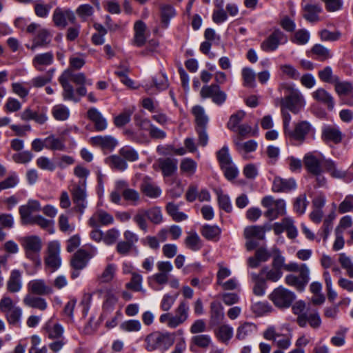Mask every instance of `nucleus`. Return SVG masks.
Returning a JSON list of instances; mask_svg holds the SVG:
<instances>
[{
    "mask_svg": "<svg viewBox=\"0 0 353 353\" xmlns=\"http://www.w3.org/2000/svg\"><path fill=\"white\" fill-rule=\"evenodd\" d=\"M70 81L77 85L92 84L91 79H87L85 75L82 72L74 73L71 69L64 70L59 77V82L61 84L63 92L62 97L64 101H72L74 103L80 101V97L74 94V88Z\"/></svg>",
    "mask_w": 353,
    "mask_h": 353,
    "instance_id": "obj_1",
    "label": "nucleus"
},
{
    "mask_svg": "<svg viewBox=\"0 0 353 353\" xmlns=\"http://www.w3.org/2000/svg\"><path fill=\"white\" fill-rule=\"evenodd\" d=\"M279 90L285 91V97L275 99V105L285 108L294 114L299 113L305 105L304 97L301 92L294 85L289 83H282L279 86Z\"/></svg>",
    "mask_w": 353,
    "mask_h": 353,
    "instance_id": "obj_2",
    "label": "nucleus"
},
{
    "mask_svg": "<svg viewBox=\"0 0 353 353\" xmlns=\"http://www.w3.org/2000/svg\"><path fill=\"white\" fill-rule=\"evenodd\" d=\"M174 333L153 332L145 338L146 349L150 352L157 349L167 350L174 344Z\"/></svg>",
    "mask_w": 353,
    "mask_h": 353,
    "instance_id": "obj_3",
    "label": "nucleus"
},
{
    "mask_svg": "<svg viewBox=\"0 0 353 353\" xmlns=\"http://www.w3.org/2000/svg\"><path fill=\"white\" fill-rule=\"evenodd\" d=\"M269 299L278 308H288L291 306L295 299V294L292 291L279 286L269 295Z\"/></svg>",
    "mask_w": 353,
    "mask_h": 353,
    "instance_id": "obj_4",
    "label": "nucleus"
},
{
    "mask_svg": "<svg viewBox=\"0 0 353 353\" xmlns=\"http://www.w3.org/2000/svg\"><path fill=\"white\" fill-rule=\"evenodd\" d=\"M288 37L279 28H275L261 43V49L265 52L276 50L279 46L287 43Z\"/></svg>",
    "mask_w": 353,
    "mask_h": 353,
    "instance_id": "obj_5",
    "label": "nucleus"
},
{
    "mask_svg": "<svg viewBox=\"0 0 353 353\" xmlns=\"http://www.w3.org/2000/svg\"><path fill=\"white\" fill-rule=\"evenodd\" d=\"M21 245L26 257L35 263H40L39 256L42 247L41 239L37 236H27L23 238Z\"/></svg>",
    "mask_w": 353,
    "mask_h": 353,
    "instance_id": "obj_6",
    "label": "nucleus"
},
{
    "mask_svg": "<svg viewBox=\"0 0 353 353\" xmlns=\"http://www.w3.org/2000/svg\"><path fill=\"white\" fill-rule=\"evenodd\" d=\"M312 130L311 124L306 121H303L296 123L294 128H291L284 135L290 141H295L302 143Z\"/></svg>",
    "mask_w": 353,
    "mask_h": 353,
    "instance_id": "obj_7",
    "label": "nucleus"
},
{
    "mask_svg": "<svg viewBox=\"0 0 353 353\" xmlns=\"http://www.w3.org/2000/svg\"><path fill=\"white\" fill-rule=\"evenodd\" d=\"M68 21L70 23H76L77 19L74 12L70 8H56L52 14V21L54 26L63 29L68 26Z\"/></svg>",
    "mask_w": 353,
    "mask_h": 353,
    "instance_id": "obj_8",
    "label": "nucleus"
},
{
    "mask_svg": "<svg viewBox=\"0 0 353 353\" xmlns=\"http://www.w3.org/2000/svg\"><path fill=\"white\" fill-rule=\"evenodd\" d=\"M96 253V248H92L90 252L85 249L78 250L71 258L70 265L72 268L83 270L87 266L90 259H92Z\"/></svg>",
    "mask_w": 353,
    "mask_h": 353,
    "instance_id": "obj_9",
    "label": "nucleus"
},
{
    "mask_svg": "<svg viewBox=\"0 0 353 353\" xmlns=\"http://www.w3.org/2000/svg\"><path fill=\"white\" fill-rule=\"evenodd\" d=\"M86 188L84 181L81 185L75 186L72 190V198L74 205V209L76 212L83 214L87 207Z\"/></svg>",
    "mask_w": 353,
    "mask_h": 353,
    "instance_id": "obj_10",
    "label": "nucleus"
},
{
    "mask_svg": "<svg viewBox=\"0 0 353 353\" xmlns=\"http://www.w3.org/2000/svg\"><path fill=\"white\" fill-rule=\"evenodd\" d=\"M60 244L58 241H52L48 245V255L45 259L46 265L54 271L58 269L61 263L59 256Z\"/></svg>",
    "mask_w": 353,
    "mask_h": 353,
    "instance_id": "obj_11",
    "label": "nucleus"
},
{
    "mask_svg": "<svg viewBox=\"0 0 353 353\" xmlns=\"http://www.w3.org/2000/svg\"><path fill=\"white\" fill-rule=\"evenodd\" d=\"M323 158L322 154L316 155L314 152H307L303 159V165L309 174L316 173L323 170Z\"/></svg>",
    "mask_w": 353,
    "mask_h": 353,
    "instance_id": "obj_12",
    "label": "nucleus"
},
{
    "mask_svg": "<svg viewBox=\"0 0 353 353\" xmlns=\"http://www.w3.org/2000/svg\"><path fill=\"white\" fill-rule=\"evenodd\" d=\"M28 294L37 296L50 295L53 293L52 288L46 284L43 279H34L27 285Z\"/></svg>",
    "mask_w": 353,
    "mask_h": 353,
    "instance_id": "obj_13",
    "label": "nucleus"
},
{
    "mask_svg": "<svg viewBox=\"0 0 353 353\" xmlns=\"http://www.w3.org/2000/svg\"><path fill=\"white\" fill-rule=\"evenodd\" d=\"M139 188L141 192L149 198H158L161 194V189L148 176L143 177Z\"/></svg>",
    "mask_w": 353,
    "mask_h": 353,
    "instance_id": "obj_14",
    "label": "nucleus"
},
{
    "mask_svg": "<svg viewBox=\"0 0 353 353\" xmlns=\"http://www.w3.org/2000/svg\"><path fill=\"white\" fill-rule=\"evenodd\" d=\"M297 184L294 179H283L280 176L274 177L272 183V190L274 192L288 193L296 190Z\"/></svg>",
    "mask_w": 353,
    "mask_h": 353,
    "instance_id": "obj_15",
    "label": "nucleus"
},
{
    "mask_svg": "<svg viewBox=\"0 0 353 353\" xmlns=\"http://www.w3.org/2000/svg\"><path fill=\"white\" fill-rule=\"evenodd\" d=\"M272 256V250L269 251L265 247H260L255 251L254 256L247 260L248 267L256 268L261 263L267 262Z\"/></svg>",
    "mask_w": 353,
    "mask_h": 353,
    "instance_id": "obj_16",
    "label": "nucleus"
},
{
    "mask_svg": "<svg viewBox=\"0 0 353 353\" xmlns=\"http://www.w3.org/2000/svg\"><path fill=\"white\" fill-rule=\"evenodd\" d=\"M313 99L317 103L325 106L332 111L335 105L334 98L329 92L323 88H319L312 93Z\"/></svg>",
    "mask_w": 353,
    "mask_h": 353,
    "instance_id": "obj_17",
    "label": "nucleus"
},
{
    "mask_svg": "<svg viewBox=\"0 0 353 353\" xmlns=\"http://www.w3.org/2000/svg\"><path fill=\"white\" fill-rule=\"evenodd\" d=\"M114 222L113 216L108 212L99 210L88 220V225L92 228H99L100 225H108Z\"/></svg>",
    "mask_w": 353,
    "mask_h": 353,
    "instance_id": "obj_18",
    "label": "nucleus"
},
{
    "mask_svg": "<svg viewBox=\"0 0 353 353\" xmlns=\"http://www.w3.org/2000/svg\"><path fill=\"white\" fill-rule=\"evenodd\" d=\"M90 143L96 147H100L103 150L112 151L117 145L118 142L112 136H96L90 138Z\"/></svg>",
    "mask_w": 353,
    "mask_h": 353,
    "instance_id": "obj_19",
    "label": "nucleus"
},
{
    "mask_svg": "<svg viewBox=\"0 0 353 353\" xmlns=\"http://www.w3.org/2000/svg\"><path fill=\"white\" fill-rule=\"evenodd\" d=\"M297 323L301 327L308 323L312 328L317 329L321 325V319L317 311L309 314L305 312L298 316Z\"/></svg>",
    "mask_w": 353,
    "mask_h": 353,
    "instance_id": "obj_20",
    "label": "nucleus"
},
{
    "mask_svg": "<svg viewBox=\"0 0 353 353\" xmlns=\"http://www.w3.org/2000/svg\"><path fill=\"white\" fill-rule=\"evenodd\" d=\"M54 62V54L52 52L37 54L32 59V65L40 72L43 71L46 67Z\"/></svg>",
    "mask_w": 353,
    "mask_h": 353,
    "instance_id": "obj_21",
    "label": "nucleus"
},
{
    "mask_svg": "<svg viewBox=\"0 0 353 353\" xmlns=\"http://www.w3.org/2000/svg\"><path fill=\"white\" fill-rule=\"evenodd\" d=\"M21 117L23 121L33 120L39 124H43L48 120L47 109L45 108L41 110L33 111L27 108L21 113Z\"/></svg>",
    "mask_w": 353,
    "mask_h": 353,
    "instance_id": "obj_22",
    "label": "nucleus"
},
{
    "mask_svg": "<svg viewBox=\"0 0 353 353\" xmlns=\"http://www.w3.org/2000/svg\"><path fill=\"white\" fill-rule=\"evenodd\" d=\"M88 118L94 123L97 131H103L107 128L108 123L101 113L95 108H90L87 112Z\"/></svg>",
    "mask_w": 353,
    "mask_h": 353,
    "instance_id": "obj_23",
    "label": "nucleus"
},
{
    "mask_svg": "<svg viewBox=\"0 0 353 353\" xmlns=\"http://www.w3.org/2000/svg\"><path fill=\"white\" fill-rule=\"evenodd\" d=\"M178 161L173 158L159 159L158 161L159 168L162 172L164 177H169L173 175L177 170Z\"/></svg>",
    "mask_w": 353,
    "mask_h": 353,
    "instance_id": "obj_24",
    "label": "nucleus"
},
{
    "mask_svg": "<svg viewBox=\"0 0 353 353\" xmlns=\"http://www.w3.org/2000/svg\"><path fill=\"white\" fill-rule=\"evenodd\" d=\"M303 18L314 23L319 21V14L323 12V8L319 3H307L303 6Z\"/></svg>",
    "mask_w": 353,
    "mask_h": 353,
    "instance_id": "obj_25",
    "label": "nucleus"
},
{
    "mask_svg": "<svg viewBox=\"0 0 353 353\" xmlns=\"http://www.w3.org/2000/svg\"><path fill=\"white\" fill-rule=\"evenodd\" d=\"M21 272L19 270H13L10 272L7 281L6 288L10 293H17L22 288Z\"/></svg>",
    "mask_w": 353,
    "mask_h": 353,
    "instance_id": "obj_26",
    "label": "nucleus"
},
{
    "mask_svg": "<svg viewBox=\"0 0 353 353\" xmlns=\"http://www.w3.org/2000/svg\"><path fill=\"white\" fill-rule=\"evenodd\" d=\"M23 303L26 306L38 309L41 311L46 310L48 307L45 299L41 298L40 296H35L30 294H28L24 296Z\"/></svg>",
    "mask_w": 353,
    "mask_h": 353,
    "instance_id": "obj_27",
    "label": "nucleus"
},
{
    "mask_svg": "<svg viewBox=\"0 0 353 353\" xmlns=\"http://www.w3.org/2000/svg\"><path fill=\"white\" fill-rule=\"evenodd\" d=\"M52 35L48 30L46 28L39 29L37 35L33 39L31 50H34L38 47L48 46L51 41Z\"/></svg>",
    "mask_w": 353,
    "mask_h": 353,
    "instance_id": "obj_28",
    "label": "nucleus"
},
{
    "mask_svg": "<svg viewBox=\"0 0 353 353\" xmlns=\"http://www.w3.org/2000/svg\"><path fill=\"white\" fill-rule=\"evenodd\" d=\"M323 169L329 173L333 178L343 179L346 176L347 172L337 168L336 163L331 159L323 158Z\"/></svg>",
    "mask_w": 353,
    "mask_h": 353,
    "instance_id": "obj_29",
    "label": "nucleus"
},
{
    "mask_svg": "<svg viewBox=\"0 0 353 353\" xmlns=\"http://www.w3.org/2000/svg\"><path fill=\"white\" fill-rule=\"evenodd\" d=\"M285 213V202L283 199H279L275 201V205L271 206L264 213L265 217L269 220L272 221L277 219L279 216L283 215Z\"/></svg>",
    "mask_w": 353,
    "mask_h": 353,
    "instance_id": "obj_30",
    "label": "nucleus"
},
{
    "mask_svg": "<svg viewBox=\"0 0 353 353\" xmlns=\"http://www.w3.org/2000/svg\"><path fill=\"white\" fill-rule=\"evenodd\" d=\"M322 139L325 141H332L339 144L343 139V134L338 128L328 126L323 130Z\"/></svg>",
    "mask_w": 353,
    "mask_h": 353,
    "instance_id": "obj_31",
    "label": "nucleus"
},
{
    "mask_svg": "<svg viewBox=\"0 0 353 353\" xmlns=\"http://www.w3.org/2000/svg\"><path fill=\"white\" fill-rule=\"evenodd\" d=\"M223 318V307L221 304L217 301L212 302L210 303V324L212 325H219Z\"/></svg>",
    "mask_w": 353,
    "mask_h": 353,
    "instance_id": "obj_32",
    "label": "nucleus"
},
{
    "mask_svg": "<svg viewBox=\"0 0 353 353\" xmlns=\"http://www.w3.org/2000/svg\"><path fill=\"white\" fill-rule=\"evenodd\" d=\"M45 334L50 339H62L63 327L59 323H52L48 321L44 327Z\"/></svg>",
    "mask_w": 353,
    "mask_h": 353,
    "instance_id": "obj_33",
    "label": "nucleus"
},
{
    "mask_svg": "<svg viewBox=\"0 0 353 353\" xmlns=\"http://www.w3.org/2000/svg\"><path fill=\"white\" fill-rule=\"evenodd\" d=\"M334 90L341 97L353 94V84L350 81H341L339 77L334 79Z\"/></svg>",
    "mask_w": 353,
    "mask_h": 353,
    "instance_id": "obj_34",
    "label": "nucleus"
},
{
    "mask_svg": "<svg viewBox=\"0 0 353 353\" xmlns=\"http://www.w3.org/2000/svg\"><path fill=\"white\" fill-rule=\"evenodd\" d=\"M201 233L206 239L217 241L220 238L221 230L217 225L205 224L201 228Z\"/></svg>",
    "mask_w": 353,
    "mask_h": 353,
    "instance_id": "obj_35",
    "label": "nucleus"
},
{
    "mask_svg": "<svg viewBox=\"0 0 353 353\" xmlns=\"http://www.w3.org/2000/svg\"><path fill=\"white\" fill-rule=\"evenodd\" d=\"M65 148L64 139L56 137L54 134L46 138V149L52 151H64Z\"/></svg>",
    "mask_w": 353,
    "mask_h": 353,
    "instance_id": "obj_36",
    "label": "nucleus"
},
{
    "mask_svg": "<svg viewBox=\"0 0 353 353\" xmlns=\"http://www.w3.org/2000/svg\"><path fill=\"white\" fill-rule=\"evenodd\" d=\"M256 330L257 326L254 323L245 322L237 328L236 337L239 340H245L256 332Z\"/></svg>",
    "mask_w": 353,
    "mask_h": 353,
    "instance_id": "obj_37",
    "label": "nucleus"
},
{
    "mask_svg": "<svg viewBox=\"0 0 353 353\" xmlns=\"http://www.w3.org/2000/svg\"><path fill=\"white\" fill-rule=\"evenodd\" d=\"M160 12L162 26L164 28H167L169 26L170 19L175 17L176 10L171 5L163 4L160 7Z\"/></svg>",
    "mask_w": 353,
    "mask_h": 353,
    "instance_id": "obj_38",
    "label": "nucleus"
},
{
    "mask_svg": "<svg viewBox=\"0 0 353 353\" xmlns=\"http://www.w3.org/2000/svg\"><path fill=\"white\" fill-rule=\"evenodd\" d=\"M243 236L245 239H255L264 240L265 239L264 230L261 225L248 226L244 229Z\"/></svg>",
    "mask_w": 353,
    "mask_h": 353,
    "instance_id": "obj_39",
    "label": "nucleus"
},
{
    "mask_svg": "<svg viewBox=\"0 0 353 353\" xmlns=\"http://www.w3.org/2000/svg\"><path fill=\"white\" fill-rule=\"evenodd\" d=\"M105 162L112 169L118 171H124L128 168L127 162L120 154L108 157Z\"/></svg>",
    "mask_w": 353,
    "mask_h": 353,
    "instance_id": "obj_40",
    "label": "nucleus"
},
{
    "mask_svg": "<svg viewBox=\"0 0 353 353\" xmlns=\"http://www.w3.org/2000/svg\"><path fill=\"white\" fill-rule=\"evenodd\" d=\"M192 112L195 117L196 128H206L208 118L205 114L203 108L200 105H195L192 108Z\"/></svg>",
    "mask_w": 353,
    "mask_h": 353,
    "instance_id": "obj_41",
    "label": "nucleus"
},
{
    "mask_svg": "<svg viewBox=\"0 0 353 353\" xmlns=\"http://www.w3.org/2000/svg\"><path fill=\"white\" fill-rule=\"evenodd\" d=\"M5 318L8 323L13 326L19 327L21 321L22 310L17 306L13 310H10L4 314Z\"/></svg>",
    "mask_w": 353,
    "mask_h": 353,
    "instance_id": "obj_42",
    "label": "nucleus"
},
{
    "mask_svg": "<svg viewBox=\"0 0 353 353\" xmlns=\"http://www.w3.org/2000/svg\"><path fill=\"white\" fill-rule=\"evenodd\" d=\"M185 244L192 251H198L203 247L202 241L196 232H190L185 239Z\"/></svg>",
    "mask_w": 353,
    "mask_h": 353,
    "instance_id": "obj_43",
    "label": "nucleus"
},
{
    "mask_svg": "<svg viewBox=\"0 0 353 353\" xmlns=\"http://www.w3.org/2000/svg\"><path fill=\"white\" fill-rule=\"evenodd\" d=\"M260 276L265 275V279H264L266 281H271V282H277L283 276V272L281 270H279L277 269H275L272 267L271 269L269 268L268 266H264L261 270L260 273L259 274Z\"/></svg>",
    "mask_w": 353,
    "mask_h": 353,
    "instance_id": "obj_44",
    "label": "nucleus"
},
{
    "mask_svg": "<svg viewBox=\"0 0 353 353\" xmlns=\"http://www.w3.org/2000/svg\"><path fill=\"white\" fill-rule=\"evenodd\" d=\"M240 138H236L234 140V143L236 150L239 152L244 151L246 153L252 152L257 148V143L254 140H249L246 142L241 143Z\"/></svg>",
    "mask_w": 353,
    "mask_h": 353,
    "instance_id": "obj_45",
    "label": "nucleus"
},
{
    "mask_svg": "<svg viewBox=\"0 0 353 353\" xmlns=\"http://www.w3.org/2000/svg\"><path fill=\"white\" fill-rule=\"evenodd\" d=\"M272 267L283 272L285 270V258L282 255L281 250L277 247L272 248Z\"/></svg>",
    "mask_w": 353,
    "mask_h": 353,
    "instance_id": "obj_46",
    "label": "nucleus"
},
{
    "mask_svg": "<svg viewBox=\"0 0 353 353\" xmlns=\"http://www.w3.org/2000/svg\"><path fill=\"white\" fill-rule=\"evenodd\" d=\"M251 275L253 281H254V285L252 289L253 293L256 296H263L267 288L265 280L261 278L259 274L252 273Z\"/></svg>",
    "mask_w": 353,
    "mask_h": 353,
    "instance_id": "obj_47",
    "label": "nucleus"
},
{
    "mask_svg": "<svg viewBox=\"0 0 353 353\" xmlns=\"http://www.w3.org/2000/svg\"><path fill=\"white\" fill-rule=\"evenodd\" d=\"M215 335L219 341L228 343L233 336V329L228 325H221L215 331Z\"/></svg>",
    "mask_w": 353,
    "mask_h": 353,
    "instance_id": "obj_48",
    "label": "nucleus"
},
{
    "mask_svg": "<svg viewBox=\"0 0 353 353\" xmlns=\"http://www.w3.org/2000/svg\"><path fill=\"white\" fill-rule=\"evenodd\" d=\"M52 114L55 120L65 121L70 116V110L65 105L58 104L52 108Z\"/></svg>",
    "mask_w": 353,
    "mask_h": 353,
    "instance_id": "obj_49",
    "label": "nucleus"
},
{
    "mask_svg": "<svg viewBox=\"0 0 353 353\" xmlns=\"http://www.w3.org/2000/svg\"><path fill=\"white\" fill-rule=\"evenodd\" d=\"M310 37V33L307 30L300 29L294 32L290 40L294 44L302 46L308 42Z\"/></svg>",
    "mask_w": 353,
    "mask_h": 353,
    "instance_id": "obj_50",
    "label": "nucleus"
},
{
    "mask_svg": "<svg viewBox=\"0 0 353 353\" xmlns=\"http://www.w3.org/2000/svg\"><path fill=\"white\" fill-rule=\"evenodd\" d=\"M311 52L316 57V59L320 61H325L332 57L330 51L321 44H315L312 48Z\"/></svg>",
    "mask_w": 353,
    "mask_h": 353,
    "instance_id": "obj_51",
    "label": "nucleus"
},
{
    "mask_svg": "<svg viewBox=\"0 0 353 353\" xmlns=\"http://www.w3.org/2000/svg\"><path fill=\"white\" fill-rule=\"evenodd\" d=\"M216 158L220 167H225L228 164H232V159L229 153V149L227 145H224L221 149L216 152Z\"/></svg>",
    "mask_w": 353,
    "mask_h": 353,
    "instance_id": "obj_52",
    "label": "nucleus"
},
{
    "mask_svg": "<svg viewBox=\"0 0 353 353\" xmlns=\"http://www.w3.org/2000/svg\"><path fill=\"white\" fill-rule=\"evenodd\" d=\"M121 195L125 201L134 206L137 205L140 201V194L134 189H125Z\"/></svg>",
    "mask_w": 353,
    "mask_h": 353,
    "instance_id": "obj_53",
    "label": "nucleus"
},
{
    "mask_svg": "<svg viewBox=\"0 0 353 353\" xmlns=\"http://www.w3.org/2000/svg\"><path fill=\"white\" fill-rule=\"evenodd\" d=\"M142 276L137 272H132V278L130 282L125 284V288L134 292L142 291Z\"/></svg>",
    "mask_w": 353,
    "mask_h": 353,
    "instance_id": "obj_54",
    "label": "nucleus"
},
{
    "mask_svg": "<svg viewBox=\"0 0 353 353\" xmlns=\"http://www.w3.org/2000/svg\"><path fill=\"white\" fill-rule=\"evenodd\" d=\"M245 116V113L243 110H239L232 114L227 123L228 128L233 132H236L237 128L239 126V124L243 119Z\"/></svg>",
    "mask_w": 353,
    "mask_h": 353,
    "instance_id": "obj_55",
    "label": "nucleus"
},
{
    "mask_svg": "<svg viewBox=\"0 0 353 353\" xmlns=\"http://www.w3.org/2000/svg\"><path fill=\"white\" fill-rule=\"evenodd\" d=\"M216 193L218 197V204L219 208L228 213L231 212L232 206L229 196L223 194L221 190H216Z\"/></svg>",
    "mask_w": 353,
    "mask_h": 353,
    "instance_id": "obj_56",
    "label": "nucleus"
},
{
    "mask_svg": "<svg viewBox=\"0 0 353 353\" xmlns=\"http://www.w3.org/2000/svg\"><path fill=\"white\" fill-rule=\"evenodd\" d=\"M282 75L293 79L298 80L300 78V72L290 64H283L279 66Z\"/></svg>",
    "mask_w": 353,
    "mask_h": 353,
    "instance_id": "obj_57",
    "label": "nucleus"
},
{
    "mask_svg": "<svg viewBox=\"0 0 353 353\" xmlns=\"http://www.w3.org/2000/svg\"><path fill=\"white\" fill-rule=\"evenodd\" d=\"M307 204L308 202L307 201L305 194H301L294 201V210L299 215H302L305 213Z\"/></svg>",
    "mask_w": 353,
    "mask_h": 353,
    "instance_id": "obj_58",
    "label": "nucleus"
},
{
    "mask_svg": "<svg viewBox=\"0 0 353 353\" xmlns=\"http://www.w3.org/2000/svg\"><path fill=\"white\" fill-rule=\"evenodd\" d=\"M272 306L268 302H256L251 305V310L256 316H261L272 311Z\"/></svg>",
    "mask_w": 353,
    "mask_h": 353,
    "instance_id": "obj_59",
    "label": "nucleus"
},
{
    "mask_svg": "<svg viewBox=\"0 0 353 353\" xmlns=\"http://www.w3.org/2000/svg\"><path fill=\"white\" fill-rule=\"evenodd\" d=\"M146 210L139 209L136 214L133 217V221L138 227L143 231L146 232L148 230Z\"/></svg>",
    "mask_w": 353,
    "mask_h": 353,
    "instance_id": "obj_60",
    "label": "nucleus"
},
{
    "mask_svg": "<svg viewBox=\"0 0 353 353\" xmlns=\"http://www.w3.org/2000/svg\"><path fill=\"white\" fill-rule=\"evenodd\" d=\"M19 177L16 172H11L9 176L0 182V192L14 188L19 183Z\"/></svg>",
    "mask_w": 353,
    "mask_h": 353,
    "instance_id": "obj_61",
    "label": "nucleus"
},
{
    "mask_svg": "<svg viewBox=\"0 0 353 353\" xmlns=\"http://www.w3.org/2000/svg\"><path fill=\"white\" fill-rule=\"evenodd\" d=\"M196 167V163L190 158L183 159L180 164L181 171L189 175H192L195 173Z\"/></svg>",
    "mask_w": 353,
    "mask_h": 353,
    "instance_id": "obj_62",
    "label": "nucleus"
},
{
    "mask_svg": "<svg viewBox=\"0 0 353 353\" xmlns=\"http://www.w3.org/2000/svg\"><path fill=\"white\" fill-rule=\"evenodd\" d=\"M119 154L126 161H135L139 159V153L130 146H124L119 151Z\"/></svg>",
    "mask_w": 353,
    "mask_h": 353,
    "instance_id": "obj_63",
    "label": "nucleus"
},
{
    "mask_svg": "<svg viewBox=\"0 0 353 353\" xmlns=\"http://www.w3.org/2000/svg\"><path fill=\"white\" fill-rule=\"evenodd\" d=\"M339 261L341 267L346 270L347 276L350 278H353V263L350 258L345 253H341L339 254Z\"/></svg>",
    "mask_w": 353,
    "mask_h": 353,
    "instance_id": "obj_64",
    "label": "nucleus"
}]
</instances>
